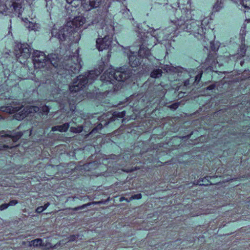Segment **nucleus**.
I'll list each match as a JSON object with an SVG mask.
<instances>
[{
  "instance_id": "f257e3e1",
  "label": "nucleus",
  "mask_w": 250,
  "mask_h": 250,
  "mask_svg": "<svg viewBox=\"0 0 250 250\" xmlns=\"http://www.w3.org/2000/svg\"><path fill=\"white\" fill-rule=\"evenodd\" d=\"M105 64L102 62L98 69L91 70L84 74L80 75L74 80L73 84L69 86V89L72 92H76L83 89L89 84H91L98 77V76L104 70Z\"/></svg>"
},
{
  "instance_id": "f03ea898",
  "label": "nucleus",
  "mask_w": 250,
  "mask_h": 250,
  "mask_svg": "<svg viewBox=\"0 0 250 250\" xmlns=\"http://www.w3.org/2000/svg\"><path fill=\"white\" fill-rule=\"evenodd\" d=\"M23 0H6L3 3L0 0V13H6L11 16L20 17L24 11Z\"/></svg>"
},
{
  "instance_id": "7ed1b4c3",
  "label": "nucleus",
  "mask_w": 250,
  "mask_h": 250,
  "mask_svg": "<svg viewBox=\"0 0 250 250\" xmlns=\"http://www.w3.org/2000/svg\"><path fill=\"white\" fill-rule=\"evenodd\" d=\"M177 25L180 29L193 34L196 38L201 37L204 33V28L201 26L202 23L200 21L187 20L183 23L179 21Z\"/></svg>"
},
{
  "instance_id": "20e7f679",
  "label": "nucleus",
  "mask_w": 250,
  "mask_h": 250,
  "mask_svg": "<svg viewBox=\"0 0 250 250\" xmlns=\"http://www.w3.org/2000/svg\"><path fill=\"white\" fill-rule=\"evenodd\" d=\"M76 27L77 25L74 24V21L68 22L59 31L53 29L51 32L52 36L57 38L60 42L71 40V37L76 32Z\"/></svg>"
},
{
  "instance_id": "39448f33",
  "label": "nucleus",
  "mask_w": 250,
  "mask_h": 250,
  "mask_svg": "<svg viewBox=\"0 0 250 250\" xmlns=\"http://www.w3.org/2000/svg\"><path fill=\"white\" fill-rule=\"evenodd\" d=\"M69 62L67 64H64L63 71H62L60 75L70 74L72 73H77L79 72L82 65L81 64V59L78 55V50L76 51L73 55L71 56L64 62Z\"/></svg>"
},
{
  "instance_id": "423d86ee",
  "label": "nucleus",
  "mask_w": 250,
  "mask_h": 250,
  "mask_svg": "<svg viewBox=\"0 0 250 250\" xmlns=\"http://www.w3.org/2000/svg\"><path fill=\"white\" fill-rule=\"evenodd\" d=\"M107 73H104V78L107 82L113 83L114 80L119 82H124L128 79L131 75L129 70H125L123 68H120L119 70L112 72H109V75L106 78Z\"/></svg>"
},
{
  "instance_id": "0eeeda50",
  "label": "nucleus",
  "mask_w": 250,
  "mask_h": 250,
  "mask_svg": "<svg viewBox=\"0 0 250 250\" xmlns=\"http://www.w3.org/2000/svg\"><path fill=\"white\" fill-rule=\"evenodd\" d=\"M69 62L64 61L60 62V57L57 54H49L47 56V65L50 63L54 67L55 71L60 75L62 71H64V64H67Z\"/></svg>"
},
{
  "instance_id": "6e6552de",
  "label": "nucleus",
  "mask_w": 250,
  "mask_h": 250,
  "mask_svg": "<svg viewBox=\"0 0 250 250\" xmlns=\"http://www.w3.org/2000/svg\"><path fill=\"white\" fill-rule=\"evenodd\" d=\"M32 48L27 43H19L15 47V54L18 59H27L31 54Z\"/></svg>"
},
{
  "instance_id": "1a4fd4ad",
  "label": "nucleus",
  "mask_w": 250,
  "mask_h": 250,
  "mask_svg": "<svg viewBox=\"0 0 250 250\" xmlns=\"http://www.w3.org/2000/svg\"><path fill=\"white\" fill-rule=\"evenodd\" d=\"M32 57L35 67L42 68L47 65V56L44 52L34 50Z\"/></svg>"
},
{
  "instance_id": "9d476101",
  "label": "nucleus",
  "mask_w": 250,
  "mask_h": 250,
  "mask_svg": "<svg viewBox=\"0 0 250 250\" xmlns=\"http://www.w3.org/2000/svg\"><path fill=\"white\" fill-rule=\"evenodd\" d=\"M7 111L10 113H16L14 115V118L18 120H21L23 119L28 114L30 111H28L22 106H8L7 107Z\"/></svg>"
},
{
  "instance_id": "9b49d317",
  "label": "nucleus",
  "mask_w": 250,
  "mask_h": 250,
  "mask_svg": "<svg viewBox=\"0 0 250 250\" xmlns=\"http://www.w3.org/2000/svg\"><path fill=\"white\" fill-rule=\"evenodd\" d=\"M141 41L140 42L142 43L141 45H140V49L138 51V56L141 58H148L151 55V53L149 48L146 47V45H148V39L149 38L145 36V33L143 35H141Z\"/></svg>"
},
{
  "instance_id": "f8f14e48",
  "label": "nucleus",
  "mask_w": 250,
  "mask_h": 250,
  "mask_svg": "<svg viewBox=\"0 0 250 250\" xmlns=\"http://www.w3.org/2000/svg\"><path fill=\"white\" fill-rule=\"evenodd\" d=\"M112 42V38L109 35L105 36L103 39L96 40V46L99 51L109 48Z\"/></svg>"
},
{
  "instance_id": "ddd939ff",
  "label": "nucleus",
  "mask_w": 250,
  "mask_h": 250,
  "mask_svg": "<svg viewBox=\"0 0 250 250\" xmlns=\"http://www.w3.org/2000/svg\"><path fill=\"white\" fill-rule=\"evenodd\" d=\"M102 0H83L82 7L86 11L93 8L98 7L101 3Z\"/></svg>"
},
{
  "instance_id": "4468645a",
  "label": "nucleus",
  "mask_w": 250,
  "mask_h": 250,
  "mask_svg": "<svg viewBox=\"0 0 250 250\" xmlns=\"http://www.w3.org/2000/svg\"><path fill=\"white\" fill-rule=\"evenodd\" d=\"M22 135L23 133L20 131L14 134H12V132L10 131H5L3 130L0 131V137L11 138L14 143L17 142Z\"/></svg>"
},
{
  "instance_id": "2eb2a0df",
  "label": "nucleus",
  "mask_w": 250,
  "mask_h": 250,
  "mask_svg": "<svg viewBox=\"0 0 250 250\" xmlns=\"http://www.w3.org/2000/svg\"><path fill=\"white\" fill-rule=\"evenodd\" d=\"M141 59L134 54L130 55L128 57L129 63L132 67L138 66L141 64Z\"/></svg>"
},
{
  "instance_id": "dca6fc26",
  "label": "nucleus",
  "mask_w": 250,
  "mask_h": 250,
  "mask_svg": "<svg viewBox=\"0 0 250 250\" xmlns=\"http://www.w3.org/2000/svg\"><path fill=\"white\" fill-rule=\"evenodd\" d=\"M104 201H103V200H101V201H93V202H89L87 204H84V205H83L82 206H79V207H76V208H69V209H71V210H74V211H78L80 209H84V208L87 207H89L90 206H91V205H100V204H104Z\"/></svg>"
},
{
  "instance_id": "f3484780",
  "label": "nucleus",
  "mask_w": 250,
  "mask_h": 250,
  "mask_svg": "<svg viewBox=\"0 0 250 250\" xmlns=\"http://www.w3.org/2000/svg\"><path fill=\"white\" fill-rule=\"evenodd\" d=\"M25 25L29 31L33 30L34 31H39L41 28L40 25L39 23L32 21H28V22H26V24H25Z\"/></svg>"
},
{
  "instance_id": "a211bd4d",
  "label": "nucleus",
  "mask_w": 250,
  "mask_h": 250,
  "mask_svg": "<svg viewBox=\"0 0 250 250\" xmlns=\"http://www.w3.org/2000/svg\"><path fill=\"white\" fill-rule=\"evenodd\" d=\"M211 178V176H207L203 178H200L197 182V185H199L201 186H208V185H211L212 184L209 180V179Z\"/></svg>"
},
{
  "instance_id": "6ab92c4d",
  "label": "nucleus",
  "mask_w": 250,
  "mask_h": 250,
  "mask_svg": "<svg viewBox=\"0 0 250 250\" xmlns=\"http://www.w3.org/2000/svg\"><path fill=\"white\" fill-rule=\"evenodd\" d=\"M69 127V124L66 123L62 125H56L52 127V131H59L60 132H65L66 131Z\"/></svg>"
},
{
  "instance_id": "aec40b11",
  "label": "nucleus",
  "mask_w": 250,
  "mask_h": 250,
  "mask_svg": "<svg viewBox=\"0 0 250 250\" xmlns=\"http://www.w3.org/2000/svg\"><path fill=\"white\" fill-rule=\"evenodd\" d=\"M33 246L34 247H38V246H44V244L42 243V240L41 238H37L32 240L29 242V246Z\"/></svg>"
},
{
  "instance_id": "412c9836",
  "label": "nucleus",
  "mask_w": 250,
  "mask_h": 250,
  "mask_svg": "<svg viewBox=\"0 0 250 250\" xmlns=\"http://www.w3.org/2000/svg\"><path fill=\"white\" fill-rule=\"evenodd\" d=\"M223 7L222 0H217L213 5L212 11L214 12L219 11Z\"/></svg>"
},
{
  "instance_id": "4be33fe9",
  "label": "nucleus",
  "mask_w": 250,
  "mask_h": 250,
  "mask_svg": "<svg viewBox=\"0 0 250 250\" xmlns=\"http://www.w3.org/2000/svg\"><path fill=\"white\" fill-rule=\"evenodd\" d=\"M162 70L160 69H156L153 70L150 73V77L153 78H159L162 75Z\"/></svg>"
},
{
  "instance_id": "5701e85b",
  "label": "nucleus",
  "mask_w": 250,
  "mask_h": 250,
  "mask_svg": "<svg viewBox=\"0 0 250 250\" xmlns=\"http://www.w3.org/2000/svg\"><path fill=\"white\" fill-rule=\"evenodd\" d=\"M83 130L82 125H79L77 127H71L70 131L75 133H81Z\"/></svg>"
},
{
  "instance_id": "b1692460",
  "label": "nucleus",
  "mask_w": 250,
  "mask_h": 250,
  "mask_svg": "<svg viewBox=\"0 0 250 250\" xmlns=\"http://www.w3.org/2000/svg\"><path fill=\"white\" fill-rule=\"evenodd\" d=\"M49 203H47L44 204L43 206L39 207L36 209V212L38 213H41L45 210L49 206Z\"/></svg>"
},
{
  "instance_id": "393cba45",
  "label": "nucleus",
  "mask_w": 250,
  "mask_h": 250,
  "mask_svg": "<svg viewBox=\"0 0 250 250\" xmlns=\"http://www.w3.org/2000/svg\"><path fill=\"white\" fill-rule=\"evenodd\" d=\"M142 198V194L141 193H138V194H134V195H132L129 200L128 199H126V201L127 202H129L132 200H134V199H140Z\"/></svg>"
},
{
  "instance_id": "a878e982",
  "label": "nucleus",
  "mask_w": 250,
  "mask_h": 250,
  "mask_svg": "<svg viewBox=\"0 0 250 250\" xmlns=\"http://www.w3.org/2000/svg\"><path fill=\"white\" fill-rule=\"evenodd\" d=\"M79 236L78 235H72L70 236L69 237H68V240L67 242L68 243L75 241L79 237Z\"/></svg>"
},
{
  "instance_id": "bb28decb",
  "label": "nucleus",
  "mask_w": 250,
  "mask_h": 250,
  "mask_svg": "<svg viewBox=\"0 0 250 250\" xmlns=\"http://www.w3.org/2000/svg\"><path fill=\"white\" fill-rule=\"evenodd\" d=\"M13 146H8L6 145H0V150H4L6 149H11L14 147Z\"/></svg>"
},
{
  "instance_id": "cd10ccee",
  "label": "nucleus",
  "mask_w": 250,
  "mask_h": 250,
  "mask_svg": "<svg viewBox=\"0 0 250 250\" xmlns=\"http://www.w3.org/2000/svg\"><path fill=\"white\" fill-rule=\"evenodd\" d=\"M103 125L101 124H99L95 127H94L91 133H95L97 132L98 130H100L102 128Z\"/></svg>"
},
{
  "instance_id": "c85d7f7f",
  "label": "nucleus",
  "mask_w": 250,
  "mask_h": 250,
  "mask_svg": "<svg viewBox=\"0 0 250 250\" xmlns=\"http://www.w3.org/2000/svg\"><path fill=\"white\" fill-rule=\"evenodd\" d=\"M49 108L48 106L45 105L42 107V111L44 114H47L49 111Z\"/></svg>"
},
{
  "instance_id": "c756f323",
  "label": "nucleus",
  "mask_w": 250,
  "mask_h": 250,
  "mask_svg": "<svg viewBox=\"0 0 250 250\" xmlns=\"http://www.w3.org/2000/svg\"><path fill=\"white\" fill-rule=\"evenodd\" d=\"M179 105V104L178 103H174L173 104H171V105H170L169 106V107L171 109H177L178 106Z\"/></svg>"
},
{
  "instance_id": "7c9ffc66",
  "label": "nucleus",
  "mask_w": 250,
  "mask_h": 250,
  "mask_svg": "<svg viewBox=\"0 0 250 250\" xmlns=\"http://www.w3.org/2000/svg\"><path fill=\"white\" fill-rule=\"evenodd\" d=\"M9 207L8 203H4L0 206V210L2 211Z\"/></svg>"
},
{
  "instance_id": "2f4dec72",
  "label": "nucleus",
  "mask_w": 250,
  "mask_h": 250,
  "mask_svg": "<svg viewBox=\"0 0 250 250\" xmlns=\"http://www.w3.org/2000/svg\"><path fill=\"white\" fill-rule=\"evenodd\" d=\"M43 247H45L44 248H43V249H49L50 248L54 249L55 247V246L52 247L51 246V244L49 242L47 243L46 244H44Z\"/></svg>"
},
{
  "instance_id": "473e14b6",
  "label": "nucleus",
  "mask_w": 250,
  "mask_h": 250,
  "mask_svg": "<svg viewBox=\"0 0 250 250\" xmlns=\"http://www.w3.org/2000/svg\"><path fill=\"white\" fill-rule=\"evenodd\" d=\"M18 201L16 200H11L8 203V206H13L18 204Z\"/></svg>"
},
{
  "instance_id": "72a5a7b5",
  "label": "nucleus",
  "mask_w": 250,
  "mask_h": 250,
  "mask_svg": "<svg viewBox=\"0 0 250 250\" xmlns=\"http://www.w3.org/2000/svg\"><path fill=\"white\" fill-rule=\"evenodd\" d=\"M215 87H216L215 84V83H213V84H211L208 85V86H207V88H206V90H211L214 89Z\"/></svg>"
},
{
  "instance_id": "f704fd0d",
  "label": "nucleus",
  "mask_w": 250,
  "mask_h": 250,
  "mask_svg": "<svg viewBox=\"0 0 250 250\" xmlns=\"http://www.w3.org/2000/svg\"><path fill=\"white\" fill-rule=\"evenodd\" d=\"M201 74H198L195 78L194 83L199 82L201 78Z\"/></svg>"
},
{
  "instance_id": "c9c22d12",
  "label": "nucleus",
  "mask_w": 250,
  "mask_h": 250,
  "mask_svg": "<svg viewBox=\"0 0 250 250\" xmlns=\"http://www.w3.org/2000/svg\"><path fill=\"white\" fill-rule=\"evenodd\" d=\"M190 84V80L187 79L184 82V85L186 87L188 86Z\"/></svg>"
},
{
  "instance_id": "e433bc0d",
  "label": "nucleus",
  "mask_w": 250,
  "mask_h": 250,
  "mask_svg": "<svg viewBox=\"0 0 250 250\" xmlns=\"http://www.w3.org/2000/svg\"><path fill=\"white\" fill-rule=\"evenodd\" d=\"M125 114L124 112L118 113L117 115L115 114L114 115L117 116L118 117L122 118L125 116Z\"/></svg>"
},
{
  "instance_id": "4c0bfd02",
  "label": "nucleus",
  "mask_w": 250,
  "mask_h": 250,
  "mask_svg": "<svg viewBox=\"0 0 250 250\" xmlns=\"http://www.w3.org/2000/svg\"><path fill=\"white\" fill-rule=\"evenodd\" d=\"M22 21L26 24V22L29 21L27 18L22 19Z\"/></svg>"
},
{
  "instance_id": "58836bf2",
  "label": "nucleus",
  "mask_w": 250,
  "mask_h": 250,
  "mask_svg": "<svg viewBox=\"0 0 250 250\" xmlns=\"http://www.w3.org/2000/svg\"><path fill=\"white\" fill-rule=\"evenodd\" d=\"M68 3H71L73 1H75V0H66Z\"/></svg>"
},
{
  "instance_id": "ea45409f",
  "label": "nucleus",
  "mask_w": 250,
  "mask_h": 250,
  "mask_svg": "<svg viewBox=\"0 0 250 250\" xmlns=\"http://www.w3.org/2000/svg\"><path fill=\"white\" fill-rule=\"evenodd\" d=\"M127 199L126 198H125V197H121L120 198V201H123V200H126Z\"/></svg>"
},
{
  "instance_id": "a19ab883",
  "label": "nucleus",
  "mask_w": 250,
  "mask_h": 250,
  "mask_svg": "<svg viewBox=\"0 0 250 250\" xmlns=\"http://www.w3.org/2000/svg\"><path fill=\"white\" fill-rule=\"evenodd\" d=\"M75 1H81V5L82 6L83 1V0H75Z\"/></svg>"
},
{
  "instance_id": "79ce46f5",
  "label": "nucleus",
  "mask_w": 250,
  "mask_h": 250,
  "mask_svg": "<svg viewBox=\"0 0 250 250\" xmlns=\"http://www.w3.org/2000/svg\"><path fill=\"white\" fill-rule=\"evenodd\" d=\"M34 108L35 111H36V109H38V108L37 107H34Z\"/></svg>"
},
{
  "instance_id": "37998d69",
  "label": "nucleus",
  "mask_w": 250,
  "mask_h": 250,
  "mask_svg": "<svg viewBox=\"0 0 250 250\" xmlns=\"http://www.w3.org/2000/svg\"><path fill=\"white\" fill-rule=\"evenodd\" d=\"M191 136V134L189 135H188L187 136H186V137H187L188 138H189Z\"/></svg>"
},
{
  "instance_id": "c03bdc74",
  "label": "nucleus",
  "mask_w": 250,
  "mask_h": 250,
  "mask_svg": "<svg viewBox=\"0 0 250 250\" xmlns=\"http://www.w3.org/2000/svg\"><path fill=\"white\" fill-rule=\"evenodd\" d=\"M153 39V37L150 35V39Z\"/></svg>"
},
{
  "instance_id": "a18cd8bd",
  "label": "nucleus",
  "mask_w": 250,
  "mask_h": 250,
  "mask_svg": "<svg viewBox=\"0 0 250 250\" xmlns=\"http://www.w3.org/2000/svg\"><path fill=\"white\" fill-rule=\"evenodd\" d=\"M130 171H131V170L126 171L127 172H130Z\"/></svg>"
},
{
  "instance_id": "49530a36",
  "label": "nucleus",
  "mask_w": 250,
  "mask_h": 250,
  "mask_svg": "<svg viewBox=\"0 0 250 250\" xmlns=\"http://www.w3.org/2000/svg\"><path fill=\"white\" fill-rule=\"evenodd\" d=\"M232 1H236L237 0H232Z\"/></svg>"
}]
</instances>
